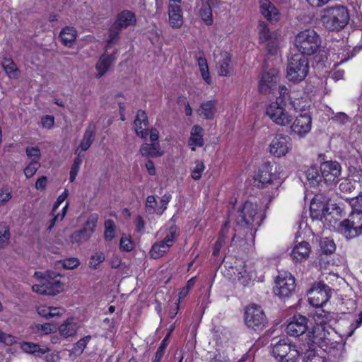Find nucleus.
<instances>
[{"label": "nucleus", "mask_w": 362, "mask_h": 362, "mask_svg": "<svg viewBox=\"0 0 362 362\" xmlns=\"http://www.w3.org/2000/svg\"><path fill=\"white\" fill-rule=\"evenodd\" d=\"M352 211L351 212L362 211V191L356 197L347 199Z\"/></svg>", "instance_id": "obj_47"}, {"label": "nucleus", "mask_w": 362, "mask_h": 362, "mask_svg": "<svg viewBox=\"0 0 362 362\" xmlns=\"http://www.w3.org/2000/svg\"><path fill=\"white\" fill-rule=\"evenodd\" d=\"M25 153L30 162H40L41 158L40 150L37 146H28L25 148Z\"/></svg>", "instance_id": "obj_48"}, {"label": "nucleus", "mask_w": 362, "mask_h": 362, "mask_svg": "<svg viewBox=\"0 0 362 362\" xmlns=\"http://www.w3.org/2000/svg\"><path fill=\"white\" fill-rule=\"evenodd\" d=\"M204 129L199 125H194L191 130L189 144L192 146V151H195V146L201 147L204 145Z\"/></svg>", "instance_id": "obj_31"}, {"label": "nucleus", "mask_w": 362, "mask_h": 362, "mask_svg": "<svg viewBox=\"0 0 362 362\" xmlns=\"http://www.w3.org/2000/svg\"><path fill=\"white\" fill-rule=\"evenodd\" d=\"M311 251L310 244L306 241L297 243L291 252V257L295 262H301L308 258Z\"/></svg>", "instance_id": "obj_23"}, {"label": "nucleus", "mask_w": 362, "mask_h": 362, "mask_svg": "<svg viewBox=\"0 0 362 362\" xmlns=\"http://www.w3.org/2000/svg\"><path fill=\"white\" fill-rule=\"evenodd\" d=\"M225 243V238H224V235L223 234L220 235L218 240H216L215 245H214V250H213V255L214 256H216L221 247H223V245H224Z\"/></svg>", "instance_id": "obj_64"}, {"label": "nucleus", "mask_w": 362, "mask_h": 362, "mask_svg": "<svg viewBox=\"0 0 362 362\" xmlns=\"http://www.w3.org/2000/svg\"><path fill=\"white\" fill-rule=\"evenodd\" d=\"M60 334L64 337L74 336L78 329L77 325L72 320H66L59 328Z\"/></svg>", "instance_id": "obj_38"}, {"label": "nucleus", "mask_w": 362, "mask_h": 362, "mask_svg": "<svg viewBox=\"0 0 362 362\" xmlns=\"http://www.w3.org/2000/svg\"><path fill=\"white\" fill-rule=\"evenodd\" d=\"M257 211V205L251 202H245L238 210L235 215V221L240 228L246 229L247 231L244 238L235 234L231 240V246L246 248V244L251 245L253 243L257 227L262 221Z\"/></svg>", "instance_id": "obj_1"}, {"label": "nucleus", "mask_w": 362, "mask_h": 362, "mask_svg": "<svg viewBox=\"0 0 362 362\" xmlns=\"http://www.w3.org/2000/svg\"><path fill=\"white\" fill-rule=\"evenodd\" d=\"M274 357L279 362H297L300 356L295 346L280 340L272 349Z\"/></svg>", "instance_id": "obj_12"}, {"label": "nucleus", "mask_w": 362, "mask_h": 362, "mask_svg": "<svg viewBox=\"0 0 362 362\" xmlns=\"http://www.w3.org/2000/svg\"><path fill=\"white\" fill-rule=\"evenodd\" d=\"M64 310L61 308L57 307H49L47 305H40L37 308V313L46 318H51L55 316H59L62 314Z\"/></svg>", "instance_id": "obj_36"}, {"label": "nucleus", "mask_w": 362, "mask_h": 362, "mask_svg": "<svg viewBox=\"0 0 362 362\" xmlns=\"http://www.w3.org/2000/svg\"><path fill=\"white\" fill-rule=\"evenodd\" d=\"M169 23L174 28H180L183 24L182 10L177 4H169Z\"/></svg>", "instance_id": "obj_24"}, {"label": "nucleus", "mask_w": 362, "mask_h": 362, "mask_svg": "<svg viewBox=\"0 0 362 362\" xmlns=\"http://www.w3.org/2000/svg\"><path fill=\"white\" fill-rule=\"evenodd\" d=\"M320 172L326 183H336L341 175V165L337 161H327L321 164Z\"/></svg>", "instance_id": "obj_20"}, {"label": "nucleus", "mask_w": 362, "mask_h": 362, "mask_svg": "<svg viewBox=\"0 0 362 362\" xmlns=\"http://www.w3.org/2000/svg\"><path fill=\"white\" fill-rule=\"evenodd\" d=\"M98 220V216L96 214L90 215L82 228L83 230L88 233L90 237L95 232L96 224Z\"/></svg>", "instance_id": "obj_40"}, {"label": "nucleus", "mask_w": 362, "mask_h": 362, "mask_svg": "<svg viewBox=\"0 0 362 362\" xmlns=\"http://www.w3.org/2000/svg\"><path fill=\"white\" fill-rule=\"evenodd\" d=\"M306 176L310 184L315 185L318 184L322 180V175L319 173L318 169L317 167H310L306 171Z\"/></svg>", "instance_id": "obj_44"}, {"label": "nucleus", "mask_w": 362, "mask_h": 362, "mask_svg": "<svg viewBox=\"0 0 362 362\" xmlns=\"http://www.w3.org/2000/svg\"><path fill=\"white\" fill-rule=\"evenodd\" d=\"M321 39L313 29H306L298 33L294 39V46L303 56L317 53L320 47Z\"/></svg>", "instance_id": "obj_4"}, {"label": "nucleus", "mask_w": 362, "mask_h": 362, "mask_svg": "<svg viewBox=\"0 0 362 362\" xmlns=\"http://www.w3.org/2000/svg\"><path fill=\"white\" fill-rule=\"evenodd\" d=\"M244 317L247 327L255 331L263 330L268 323L264 312L260 306L255 304L250 305L245 308Z\"/></svg>", "instance_id": "obj_10"}, {"label": "nucleus", "mask_w": 362, "mask_h": 362, "mask_svg": "<svg viewBox=\"0 0 362 362\" xmlns=\"http://www.w3.org/2000/svg\"><path fill=\"white\" fill-rule=\"evenodd\" d=\"M33 329L35 332L42 335H46L56 331V327L51 323L37 324L34 326Z\"/></svg>", "instance_id": "obj_49"}, {"label": "nucleus", "mask_w": 362, "mask_h": 362, "mask_svg": "<svg viewBox=\"0 0 362 362\" xmlns=\"http://www.w3.org/2000/svg\"><path fill=\"white\" fill-rule=\"evenodd\" d=\"M69 194L68 189H65L62 194H60L57 201L55 202L53 208H52V214H54V213L57 211V209L59 208V206L61 205V204L67 198Z\"/></svg>", "instance_id": "obj_63"}, {"label": "nucleus", "mask_w": 362, "mask_h": 362, "mask_svg": "<svg viewBox=\"0 0 362 362\" xmlns=\"http://www.w3.org/2000/svg\"><path fill=\"white\" fill-rule=\"evenodd\" d=\"M301 357L304 362H325L323 357L317 355L315 349L312 347L302 350Z\"/></svg>", "instance_id": "obj_39"}, {"label": "nucleus", "mask_w": 362, "mask_h": 362, "mask_svg": "<svg viewBox=\"0 0 362 362\" xmlns=\"http://www.w3.org/2000/svg\"><path fill=\"white\" fill-rule=\"evenodd\" d=\"M95 139V127L92 124H89L86 128L80 145L78 148L82 151H87L93 144Z\"/></svg>", "instance_id": "obj_33"}, {"label": "nucleus", "mask_w": 362, "mask_h": 362, "mask_svg": "<svg viewBox=\"0 0 362 362\" xmlns=\"http://www.w3.org/2000/svg\"><path fill=\"white\" fill-rule=\"evenodd\" d=\"M310 333V338L313 343L317 344L325 352L327 353L334 359L342 357L344 350V344L334 339L337 335L335 331L327 326L324 322L317 324Z\"/></svg>", "instance_id": "obj_2"}, {"label": "nucleus", "mask_w": 362, "mask_h": 362, "mask_svg": "<svg viewBox=\"0 0 362 362\" xmlns=\"http://www.w3.org/2000/svg\"><path fill=\"white\" fill-rule=\"evenodd\" d=\"M279 93L288 109H293L296 112L303 111L310 106L307 96H303L300 91H289L286 86H282L279 87Z\"/></svg>", "instance_id": "obj_11"}, {"label": "nucleus", "mask_w": 362, "mask_h": 362, "mask_svg": "<svg viewBox=\"0 0 362 362\" xmlns=\"http://www.w3.org/2000/svg\"><path fill=\"white\" fill-rule=\"evenodd\" d=\"M295 288V279L291 274L288 272H279L275 280L274 293L281 298L289 297Z\"/></svg>", "instance_id": "obj_13"}, {"label": "nucleus", "mask_w": 362, "mask_h": 362, "mask_svg": "<svg viewBox=\"0 0 362 362\" xmlns=\"http://www.w3.org/2000/svg\"><path fill=\"white\" fill-rule=\"evenodd\" d=\"M11 238L10 230L8 226H0V248L6 247Z\"/></svg>", "instance_id": "obj_51"}, {"label": "nucleus", "mask_w": 362, "mask_h": 362, "mask_svg": "<svg viewBox=\"0 0 362 362\" xmlns=\"http://www.w3.org/2000/svg\"><path fill=\"white\" fill-rule=\"evenodd\" d=\"M2 66L9 78H17L18 77L19 70L11 59H4L2 62Z\"/></svg>", "instance_id": "obj_37"}, {"label": "nucleus", "mask_w": 362, "mask_h": 362, "mask_svg": "<svg viewBox=\"0 0 362 362\" xmlns=\"http://www.w3.org/2000/svg\"><path fill=\"white\" fill-rule=\"evenodd\" d=\"M139 151L145 157L157 158L163 155V151L158 143H144L141 146Z\"/></svg>", "instance_id": "obj_30"}, {"label": "nucleus", "mask_w": 362, "mask_h": 362, "mask_svg": "<svg viewBox=\"0 0 362 362\" xmlns=\"http://www.w3.org/2000/svg\"><path fill=\"white\" fill-rule=\"evenodd\" d=\"M338 229L347 239H353L362 234V211L351 212L347 218L339 224Z\"/></svg>", "instance_id": "obj_9"}, {"label": "nucleus", "mask_w": 362, "mask_h": 362, "mask_svg": "<svg viewBox=\"0 0 362 362\" xmlns=\"http://www.w3.org/2000/svg\"><path fill=\"white\" fill-rule=\"evenodd\" d=\"M308 301L313 307H322L331 297V289L327 285L317 284L308 291Z\"/></svg>", "instance_id": "obj_17"}, {"label": "nucleus", "mask_w": 362, "mask_h": 362, "mask_svg": "<svg viewBox=\"0 0 362 362\" xmlns=\"http://www.w3.org/2000/svg\"><path fill=\"white\" fill-rule=\"evenodd\" d=\"M90 238V236L81 228L73 233L70 236V240L72 243H81L87 241Z\"/></svg>", "instance_id": "obj_53"}, {"label": "nucleus", "mask_w": 362, "mask_h": 362, "mask_svg": "<svg viewBox=\"0 0 362 362\" xmlns=\"http://www.w3.org/2000/svg\"><path fill=\"white\" fill-rule=\"evenodd\" d=\"M105 255L103 252H97L93 255L89 260V267L92 269H97L98 265L104 262Z\"/></svg>", "instance_id": "obj_55"}, {"label": "nucleus", "mask_w": 362, "mask_h": 362, "mask_svg": "<svg viewBox=\"0 0 362 362\" xmlns=\"http://www.w3.org/2000/svg\"><path fill=\"white\" fill-rule=\"evenodd\" d=\"M35 276L39 279V284L32 286L34 292L47 296H55L63 291V284L59 279V274L48 271L42 274L35 272Z\"/></svg>", "instance_id": "obj_5"}, {"label": "nucleus", "mask_w": 362, "mask_h": 362, "mask_svg": "<svg viewBox=\"0 0 362 362\" xmlns=\"http://www.w3.org/2000/svg\"><path fill=\"white\" fill-rule=\"evenodd\" d=\"M168 340V337H166L161 342L160 345L159 346L158 349L156 351L155 358L153 362H160L162 359L164 352L166 348V341Z\"/></svg>", "instance_id": "obj_60"}, {"label": "nucleus", "mask_w": 362, "mask_h": 362, "mask_svg": "<svg viewBox=\"0 0 362 362\" xmlns=\"http://www.w3.org/2000/svg\"><path fill=\"white\" fill-rule=\"evenodd\" d=\"M200 16L206 25H211L213 23L211 5L209 3L203 4L200 8Z\"/></svg>", "instance_id": "obj_41"}, {"label": "nucleus", "mask_w": 362, "mask_h": 362, "mask_svg": "<svg viewBox=\"0 0 362 362\" xmlns=\"http://www.w3.org/2000/svg\"><path fill=\"white\" fill-rule=\"evenodd\" d=\"M195 282H196V277H192L189 280L187 281L186 286L185 287H183L179 293V298L180 299L184 298L188 295L189 291L194 286Z\"/></svg>", "instance_id": "obj_59"}, {"label": "nucleus", "mask_w": 362, "mask_h": 362, "mask_svg": "<svg viewBox=\"0 0 362 362\" xmlns=\"http://www.w3.org/2000/svg\"><path fill=\"white\" fill-rule=\"evenodd\" d=\"M177 226L172 225L163 240L157 241L151 246L149 255L153 259H158L166 254L175 242Z\"/></svg>", "instance_id": "obj_14"}, {"label": "nucleus", "mask_w": 362, "mask_h": 362, "mask_svg": "<svg viewBox=\"0 0 362 362\" xmlns=\"http://www.w3.org/2000/svg\"><path fill=\"white\" fill-rule=\"evenodd\" d=\"M284 101L279 95L276 100L271 103L266 109L267 115L277 125L287 126L292 121V116L288 111Z\"/></svg>", "instance_id": "obj_8"}, {"label": "nucleus", "mask_w": 362, "mask_h": 362, "mask_svg": "<svg viewBox=\"0 0 362 362\" xmlns=\"http://www.w3.org/2000/svg\"><path fill=\"white\" fill-rule=\"evenodd\" d=\"M218 74L221 76H231L233 68L231 64V57L227 52L221 53V58L218 61Z\"/></svg>", "instance_id": "obj_27"}, {"label": "nucleus", "mask_w": 362, "mask_h": 362, "mask_svg": "<svg viewBox=\"0 0 362 362\" xmlns=\"http://www.w3.org/2000/svg\"><path fill=\"white\" fill-rule=\"evenodd\" d=\"M217 101L211 100L201 103L197 112L206 119H213L216 112Z\"/></svg>", "instance_id": "obj_29"}, {"label": "nucleus", "mask_w": 362, "mask_h": 362, "mask_svg": "<svg viewBox=\"0 0 362 362\" xmlns=\"http://www.w3.org/2000/svg\"><path fill=\"white\" fill-rule=\"evenodd\" d=\"M312 117L308 113L296 117L291 126V133L298 138H304L311 130Z\"/></svg>", "instance_id": "obj_19"}, {"label": "nucleus", "mask_w": 362, "mask_h": 362, "mask_svg": "<svg viewBox=\"0 0 362 362\" xmlns=\"http://www.w3.org/2000/svg\"><path fill=\"white\" fill-rule=\"evenodd\" d=\"M279 81V71L276 69H269L262 74L259 84V91L262 94H269L276 88Z\"/></svg>", "instance_id": "obj_18"}, {"label": "nucleus", "mask_w": 362, "mask_h": 362, "mask_svg": "<svg viewBox=\"0 0 362 362\" xmlns=\"http://www.w3.org/2000/svg\"><path fill=\"white\" fill-rule=\"evenodd\" d=\"M259 6L262 14L270 22L277 21L280 13L269 0H260Z\"/></svg>", "instance_id": "obj_25"}, {"label": "nucleus", "mask_w": 362, "mask_h": 362, "mask_svg": "<svg viewBox=\"0 0 362 362\" xmlns=\"http://www.w3.org/2000/svg\"><path fill=\"white\" fill-rule=\"evenodd\" d=\"M308 329V320L301 315H294L286 327V332L292 337H298Z\"/></svg>", "instance_id": "obj_21"}, {"label": "nucleus", "mask_w": 362, "mask_h": 362, "mask_svg": "<svg viewBox=\"0 0 362 362\" xmlns=\"http://www.w3.org/2000/svg\"><path fill=\"white\" fill-rule=\"evenodd\" d=\"M68 205V203H66V205L63 207L62 213L59 212L56 214L55 212L54 214L52 213L53 218L49 221L47 231L50 232L57 221H61L63 220L66 213Z\"/></svg>", "instance_id": "obj_46"}, {"label": "nucleus", "mask_w": 362, "mask_h": 362, "mask_svg": "<svg viewBox=\"0 0 362 362\" xmlns=\"http://www.w3.org/2000/svg\"><path fill=\"white\" fill-rule=\"evenodd\" d=\"M309 71V62L305 56L293 54L288 59L286 77L288 81L298 83L305 79Z\"/></svg>", "instance_id": "obj_7"}, {"label": "nucleus", "mask_w": 362, "mask_h": 362, "mask_svg": "<svg viewBox=\"0 0 362 362\" xmlns=\"http://www.w3.org/2000/svg\"><path fill=\"white\" fill-rule=\"evenodd\" d=\"M280 168L276 163H264L259 168L258 179L263 187L270 186L271 192L268 196L270 199L278 195L279 187L281 185L282 181L279 176V170Z\"/></svg>", "instance_id": "obj_6"}, {"label": "nucleus", "mask_w": 362, "mask_h": 362, "mask_svg": "<svg viewBox=\"0 0 362 362\" xmlns=\"http://www.w3.org/2000/svg\"><path fill=\"white\" fill-rule=\"evenodd\" d=\"M0 341L6 345H12L16 343V340L13 336L5 334L0 329Z\"/></svg>", "instance_id": "obj_62"}, {"label": "nucleus", "mask_w": 362, "mask_h": 362, "mask_svg": "<svg viewBox=\"0 0 362 362\" xmlns=\"http://www.w3.org/2000/svg\"><path fill=\"white\" fill-rule=\"evenodd\" d=\"M105 233L104 237L106 240H112L115 238V224L112 220H107L105 222Z\"/></svg>", "instance_id": "obj_52"}, {"label": "nucleus", "mask_w": 362, "mask_h": 362, "mask_svg": "<svg viewBox=\"0 0 362 362\" xmlns=\"http://www.w3.org/2000/svg\"><path fill=\"white\" fill-rule=\"evenodd\" d=\"M205 169L204 164L202 161L197 160L195 166L192 168L191 176L194 180H199L202 177V173Z\"/></svg>", "instance_id": "obj_56"}, {"label": "nucleus", "mask_w": 362, "mask_h": 362, "mask_svg": "<svg viewBox=\"0 0 362 362\" xmlns=\"http://www.w3.org/2000/svg\"><path fill=\"white\" fill-rule=\"evenodd\" d=\"M291 138L285 134H276L269 145V152L272 156L280 158L285 156L292 149Z\"/></svg>", "instance_id": "obj_15"}, {"label": "nucleus", "mask_w": 362, "mask_h": 362, "mask_svg": "<svg viewBox=\"0 0 362 362\" xmlns=\"http://www.w3.org/2000/svg\"><path fill=\"white\" fill-rule=\"evenodd\" d=\"M121 29L112 25L109 30V37L107 41L106 49H110L119 38Z\"/></svg>", "instance_id": "obj_43"}, {"label": "nucleus", "mask_w": 362, "mask_h": 362, "mask_svg": "<svg viewBox=\"0 0 362 362\" xmlns=\"http://www.w3.org/2000/svg\"><path fill=\"white\" fill-rule=\"evenodd\" d=\"M59 37L65 46L71 47L76 40V30L73 27H66L62 30Z\"/></svg>", "instance_id": "obj_35"}, {"label": "nucleus", "mask_w": 362, "mask_h": 362, "mask_svg": "<svg viewBox=\"0 0 362 362\" xmlns=\"http://www.w3.org/2000/svg\"><path fill=\"white\" fill-rule=\"evenodd\" d=\"M40 162H30L24 169V174L27 178L32 177L40 168Z\"/></svg>", "instance_id": "obj_57"}, {"label": "nucleus", "mask_w": 362, "mask_h": 362, "mask_svg": "<svg viewBox=\"0 0 362 362\" xmlns=\"http://www.w3.org/2000/svg\"><path fill=\"white\" fill-rule=\"evenodd\" d=\"M230 269L226 274L229 279H237L240 284L247 286L250 284L252 276L247 272L243 267L238 269L237 267L228 266Z\"/></svg>", "instance_id": "obj_26"}, {"label": "nucleus", "mask_w": 362, "mask_h": 362, "mask_svg": "<svg viewBox=\"0 0 362 362\" xmlns=\"http://www.w3.org/2000/svg\"><path fill=\"white\" fill-rule=\"evenodd\" d=\"M63 267L67 269H73L79 265V260L77 258L71 257L63 261Z\"/></svg>", "instance_id": "obj_61"}, {"label": "nucleus", "mask_w": 362, "mask_h": 362, "mask_svg": "<svg viewBox=\"0 0 362 362\" xmlns=\"http://www.w3.org/2000/svg\"><path fill=\"white\" fill-rule=\"evenodd\" d=\"M21 348L23 352L35 356H41L48 351L47 347H41L39 344L27 341L21 343Z\"/></svg>", "instance_id": "obj_34"}, {"label": "nucleus", "mask_w": 362, "mask_h": 362, "mask_svg": "<svg viewBox=\"0 0 362 362\" xmlns=\"http://www.w3.org/2000/svg\"><path fill=\"white\" fill-rule=\"evenodd\" d=\"M310 217L313 220L322 221L329 214V208L322 203H312L310 207Z\"/></svg>", "instance_id": "obj_32"}, {"label": "nucleus", "mask_w": 362, "mask_h": 362, "mask_svg": "<svg viewBox=\"0 0 362 362\" xmlns=\"http://www.w3.org/2000/svg\"><path fill=\"white\" fill-rule=\"evenodd\" d=\"M320 20L327 30L339 31L348 24L349 14L344 6H328L322 10Z\"/></svg>", "instance_id": "obj_3"}, {"label": "nucleus", "mask_w": 362, "mask_h": 362, "mask_svg": "<svg viewBox=\"0 0 362 362\" xmlns=\"http://www.w3.org/2000/svg\"><path fill=\"white\" fill-rule=\"evenodd\" d=\"M134 127H147L148 125V117L146 113L141 110H138L136 118L134 122Z\"/></svg>", "instance_id": "obj_50"}, {"label": "nucleus", "mask_w": 362, "mask_h": 362, "mask_svg": "<svg viewBox=\"0 0 362 362\" xmlns=\"http://www.w3.org/2000/svg\"><path fill=\"white\" fill-rule=\"evenodd\" d=\"M259 38L262 42L267 43V52L271 55L277 54L280 36L276 32L271 33L268 25L264 22H260L258 25Z\"/></svg>", "instance_id": "obj_16"}, {"label": "nucleus", "mask_w": 362, "mask_h": 362, "mask_svg": "<svg viewBox=\"0 0 362 362\" xmlns=\"http://www.w3.org/2000/svg\"><path fill=\"white\" fill-rule=\"evenodd\" d=\"M91 339L90 335H87L83 338L78 340L73 347V352L74 354H81L83 353V350L86 347V345L88 344L90 340Z\"/></svg>", "instance_id": "obj_54"}, {"label": "nucleus", "mask_w": 362, "mask_h": 362, "mask_svg": "<svg viewBox=\"0 0 362 362\" xmlns=\"http://www.w3.org/2000/svg\"><path fill=\"white\" fill-rule=\"evenodd\" d=\"M358 182L356 180H351L349 179H343L339 185V189L341 192L343 193H351L356 188V185Z\"/></svg>", "instance_id": "obj_45"}, {"label": "nucleus", "mask_w": 362, "mask_h": 362, "mask_svg": "<svg viewBox=\"0 0 362 362\" xmlns=\"http://www.w3.org/2000/svg\"><path fill=\"white\" fill-rule=\"evenodd\" d=\"M320 247L321 251L326 255L332 254L336 249L334 242L329 238H323L320 240Z\"/></svg>", "instance_id": "obj_42"}, {"label": "nucleus", "mask_w": 362, "mask_h": 362, "mask_svg": "<svg viewBox=\"0 0 362 362\" xmlns=\"http://www.w3.org/2000/svg\"><path fill=\"white\" fill-rule=\"evenodd\" d=\"M134 244L132 241L131 238L127 235H123L121 238L119 243L120 250L125 252H130L134 249Z\"/></svg>", "instance_id": "obj_58"}, {"label": "nucleus", "mask_w": 362, "mask_h": 362, "mask_svg": "<svg viewBox=\"0 0 362 362\" xmlns=\"http://www.w3.org/2000/svg\"><path fill=\"white\" fill-rule=\"evenodd\" d=\"M136 20L134 13L130 11H123L118 14L114 25L119 29L127 28L135 24Z\"/></svg>", "instance_id": "obj_28"}, {"label": "nucleus", "mask_w": 362, "mask_h": 362, "mask_svg": "<svg viewBox=\"0 0 362 362\" xmlns=\"http://www.w3.org/2000/svg\"><path fill=\"white\" fill-rule=\"evenodd\" d=\"M117 50H115L111 54H108L107 52L103 54L98 62L95 64V69L98 73L95 75L96 78H100L104 76L109 70L110 67L116 61Z\"/></svg>", "instance_id": "obj_22"}]
</instances>
